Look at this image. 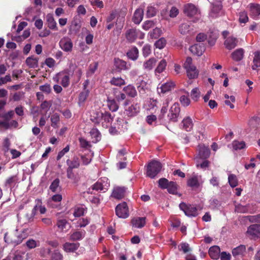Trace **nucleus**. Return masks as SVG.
<instances>
[{"mask_svg":"<svg viewBox=\"0 0 260 260\" xmlns=\"http://www.w3.org/2000/svg\"><path fill=\"white\" fill-rule=\"evenodd\" d=\"M162 167L159 161L152 160L147 166V176L151 178H154L160 172Z\"/></svg>","mask_w":260,"mask_h":260,"instance_id":"nucleus-3","label":"nucleus"},{"mask_svg":"<svg viewBox=\"0 0 260 260\" xmlns=\"http://www.w3.org/2000/svg\"><path fill=\"white\" fill-rule=\"evenodd\" d=\"M238 40L233 37L227 38L224 41V45L229 50H232L236 47L238 44Z\"/></svg>","mask_w":260,"mask_h":260,"instance_id":"nucleus-17","label":"nucleus"},{"mask_svg":"<svg viewBox=\"0 0 260 260\" xmlns=\"http://www.w3.org/2000/svg\"><path fill=\"white\" fill-rule=\"evenodd\" d=\"M187 184L190 187H198L199 186L198 180L197 176H193L188 179Z\"/></svg>","mask_w":260,"mask_h":260,"instance_id":"nucleus-49","label":"nucleus"},{"mask_svg":"<svg viewBox=\"0 0 260 260\" xmlns=\"http://www.w3.org/2000/svg\"><path fill=\"white\" fill-rule=\"evenodd\" d=\"M167 62L165 59H162L158 63L157 68L155 70V73H161L166 69Z\"/></svg>","mask_w":260,"mask_h":260,"instance_id":"nucleus-43","label":"nucleus"},{"mask_svg":"<svg viewBox=\"0 0 260 260\" xmlns=\"http://www.w3.org/2000/svg\"><path fill=\"white\" fill-rule=\"evenodd\" d=\"M180 111V110L178 104H174L171 107L168 114V117L170 120L173 122L177 121V118L179 115Z\"/></svg>","mask_w":260,"mask_h":260,"instance_id":"nucleus-6","label":"nucleus"},{"mask_svg":"<svg viewBox=\"0 0 260 260\" xmlns=\"http://www.w3.org/2000/svg\"><path fill=\"white\" fill-rule=\"evenodd\" d=\"M14 115V112L13 110L9 111L8 113L2 115V117L6 121H9Z\"/></svg>","mask_w":260,"mask_h":260,"instance_id":"nucleus-62","label":"nucleus"},{"mask_svg":"<svg viewBox=\"0 0 260 260\" xmlns=\"http://www.w3.org/2000/svg\"><path fill=\"white\" fill-rule=\"evenodd\" d=\"M63 256L62 254L57 250H55L52 254L51 260H62Z\"/></svg>","mask_w":260,"mask_h":260,"instance_id":"nucleus-60","label":"nucleus"},{"mask_svg":"<svg viewBox=\"0 0 260 260\" xmlns=\"http://www.w3.org/2000/svg\"><path fill=\"white\" fill-rule=\"evenodd\" d=\"M229 183L232 187H235L238 185V180L236 175L230 174L228 177Z\"/></svg>","mask_w":260,"mask_h":260,"instance_id":"nucleus-47","label":"nucleus"},{"mask_svg":"<svg viewBox=\"0 0 260 260\" xmlns=\"http://www.w3.org/2000/svg\"><path fill=\"white\" fill-rule=\"evenodd\" d=\"M157 11L152 6H148L147 8L146 15L148 17H152L156 14Z\"/></svg>","mask_w":260,"mask_h":260,"instance_id":"nucleus-51","label":"nucleus"},{"mask_svg":"<svg viewBox=\"0 0 260 260\" xmlns=\"http://www.w3.org/2000/svg\"><path fill=\"white\" fill-rule=\"evenodd\" d=\"M189 50L190 52L198 56H201L205 50V47L203 44H196L191 46Z\"/></svg>","mask_w":260,"mask_h":260,"instance_id":"nucleus-11","label":"nucleus"},{"mask_svg":"<svg viewBox=\"0 0 260 260\" xmlns=\"http://www.w3.org/2000/svg\"><path fill=\"white\" fill-rule=\"evenodd\" d=\"M96 115L97 118L96 122H99L101 119H103L104 121L108 123H110L113 121V118L112 117L111 114L108 112H105L104 113L97 112Z\"/></svg>","mask_w":260,"mask_h":260,"instance_id":"nucleus-14","label":"nucleus"},{"mask_svg":"<svg viewBox=\"0 0 260 260\" xmlns=\"http://www.w3.org/2000/svg\"><path fill=\"white\" fill-rule=\"evenodd\" d=\"M51 126L53 127L57 126V124L59 120V115L57 113H55L51 117Z\"/></svg>","mask_w":260,"mask_h":260,"instance_id":"nucleus-53","label":"nucleus"},{"mask_svg":"<svg viewBox=\"0 0 260 260\" xmlns=\"http://www.w3.org/2000/svg\"><path fill=\"white\" fill-rule=\"evenodd\" d=\"M248 20V17L247 13L245 11L241 12L239 15V21L240 23H245Z\"/></svg>","mask_w":260,"mask_h":260,"instance_id":"nucleus-57","label":"nucleus"},{"mask_svg":"<svg viewBox=\"0 0 260 260\" xmlns=\"http://www.w3.org/2000/svg\"><path fill=\"white\" fill-rule=\"evenodd\" d=\"M61 49L66 52H71L73 48V43L70 39H62L59 42Z\"/></svg>","mask_w":260,"mask_h":260,"instance_id":"nucleus-18","label":"nucleus"},{"mask_svg":"<svg viewBox=\"0 0 260 260\" xmlns=\"http://www.w3.org/2000/svg\"><path fill=\"white\" fill-rule=\"evenodd\" d=\"M139 31L135 28H131L126 30L125 36L129 43L134 42L138 37Z\"/></svg>","mask_w":260,"mask_h":260,"instance_id":"nucleus-10","label":"nucleus"},{"mask_svg":"<svg viewBox=\"0 0 260 260\" xmlns=\"http://www.w3.org/2000/svg\"><path fill=\"white\" fill-rule=\"evenodd\" d=\"M177 185L176 182L173 181H170L168 187H167V189L168 191L171 194H177L179 197L181 196V194L178 193L177 191Z\"/></svg>","mask_w":260,"mask_h":260,"instance_id":"nucleus-32","label":"nucleus"},{"mask_svg":"<svg viewBox=\"0 0 260 260\" xmlns=\"http://www.w3.org/2000/svg\"><path fill=\"white\" fill-rule=\"evenodd\" d=\"M184 14L188 17H194L192 21L197 22L201 18V13L198 8L192 4H187L184 7Z\"/></svg>","mask_w":260,"mask_h":260,"instance_id":"nucleus-1","label":"nucleus"},{"mask_svg":"<svg viewBox=\"0 0 260 260\" xmlns=\"http://www.w3.org/2000/svg\"><path fill=\"white\" fill-rule=\"evenodd\" d=\"M244 52L243 49H238L232 53V57L235 61H240L243 58Z\"/></svg>","mask_w":260,"mask_h":260,"instance_id":"nucleus-29","label":"nucleus"},{"mask_svg":"<svg viewBox=\"0 0 260 260\" xmlns=\"http://www.w3.org/2000/svg\"><path fill=\"white\" fill-rule=\"evenodd\" d=\"M221 9L222 6L221 4L213 5L209 14L210 16L213 18H215L221 16L223 14Z\"/></svg>","mask_w":260,"mask_h":260,"instance_id":"nucleus-13","label":"nucleus"},{"mask_svg":"<svg viewBox=\"0 0 260 260\" xmlns=\"http://www.w3.org/2000/svg\"><path fill=\"white\" fill-rule=\"evenodd\" d=\"M154 25V23L153 21H151V20L146 21L143 25V28L146 30H147L149 28L152 27Z\"/></svg>","mask_w":260,"mask_h":260,"instance_id":"nucleus-63","label":"nucleus"},{"mask_svg":"<svg viewBox=\"0 0 260 260\" xmlns=\"http://www.w3.org/2000/svg\"><path fill=\"white\" fill-rule=\"evenodd\" d=\"M47 21L48 23V26L52 29L57 30L56 23L53 18L51 15H48L46 17Z\"/></svg>","mask_w":260,"mask_h":260,"instance_id":"nucleus-37","label":"nucleus"},{"mask_svg":"<svg viewBox=\"0 0 260 260\" xmlns=\"http://www.w3.org/2000/svg\"><path fill=\"white\" fill-rule=\"evenodd\" d=\"M26 237V236L24 233L19 234L16 231L13 233H6L4 239L5 242L7 243L16 245L21 243L23 240L25 239Z\"/></svg>","mask_w":260,"mask_h":260,"instance_id":"nucleus-2","label":"nucleus"},{"mask_svg":"<svg viewBox=\"0 0 260 260\" xmlns=\"http://www.w3.org/2000/svg\"><path fill=\"white\" fill-rule=\"evenodd\" d=\"M26 63L30 68H36L38 67V58L29 57L26 59Z\"/></svg>","mask_w":260,"mask_h":260,"instance_id":"nucleus-36","label":"nucleus"},{"mask_svg":"<svg viewBox=\"0 0 260 260\" xmlns=\"http://www.w3.org/2000/svg\"><path fill=\"white\" fill-rule=\"evenodd\" d=\"M188 77L190 79L197 78L199 75V72L195 66H191L190 68L185 69Z\"/></svg>","mask_w":260,"mask_h":260,"instance_id":"nucleus-26","label":"nucleus"},{"mask_svg":"<svg viewBox=\"0 0 260 260\" xmlns=\"http://www.w3.org/2000/svg\"><path fill=\"white\" fill-rule=\"evenodd\" d=\"M79 243L66 242L63 244V248L67 252H73L79 248Z\"/></svg>","mask_w":260,"mask_h":260,"instance_id":"nucleus-20","label":"nucleus"},{"mask_svg":"<svg viewBox=\"0 0 260 260\" xmlns=\"http://www.w3.org/2000/svg\"><path fill=\"white\" fill-rule=\"evenodd\" d=\"M126 188L124 187H115L113 190L111 196L118 200H120L124 197Z\"/></svg>","mask_w":260,"mask_h":260,"instance_id":"nucleus-8","label":"nucleus"},{"mask_svg":"<svg viewBox=\"0 0 260 260\" xmlns=\"http://www.w3.org/2000/svg\"><path fill=\"white\" fill-rule=\"evenodd\" d=\"M79 140L80 146L82 148L87 149L91 147V145L89 144V142L86 141L85 139L83 138H80Z\"/></svg>","mask_w":260,"mask_h":260,"instance_id":"nucleus-58","label":"nucleus"},{"mask_svg":"<svg viewBox=\"0 0 260 260\" xmlns=\"http://www.w3.org/2000/svg\"><path fill=\"white\" fill-rule=\"evenodd\" d=\"M166 44V40L164 38H161L155 42V46L157 48L162 49L165 46Z\"/></svg>","mask_w":260,"mask_h":260,"instance_id":"nucleus-55","label":"nucleus"},{"mask_svg":"<svg viewBox=\"0 0 260 260\" xmlns=\"http://www.w3.org/2000/svg\"><path fill=\"white\" fill-rule=\"evenodd\" d=\"M85 234L84 230L75 231L70 235V240L73 241L81 240L85 237Z\"/></svg>","mask_w":260,"mask_h":260,"instance_id":"nucleus-22","label":"nucleus"},{"mask_svg":"<svg viewBox=\"0 0 260 260\" xmlns=\"http://www.w3.org/2000/svg\"><path fill=\"white\" fill-rule=\"evenodd\" d=\"M179 208L185 214L189 217H196L198 215L197 208L190 204L182 202L179 204Z\"/></svg>","mask_w":260,"mask_h":260,"instance_id":"nucleus-4","label":"nucleus"},{"mask_svg":"<svg viewBox=\"0 0 260 260\" xmlns=\"http://www.w3.org/2000/svg\"><path fill=\"white\" fill-rule=\"evenodd\" d=\"M114 65L116 70L118 71L121 70H127L130 69V65L127 64L126 62L118 58H115L114 60Z\"/></svg>","mask_w":260,"mask_h":260,"instance_id":"nucleus-9","label":"nucleus"},{"mask_svg":"<svg viewBox=\"0 0 260 260\" xmlns=\"http://www.w3.org/2000/svg\"><path fill=\"white\" fill-rule=\"evenodd\" d=\"M158 183L159 187L162 189H167L169 185L170 182L166 178H162L158 180Z\"/></svg>","mask_w":260,"mask_h":260,"instance_id":"nucleus-48","label":"nucleus"},{"mask_svg":"<svg viewBox=\"0 0 260 260\" xmlns=\"http://www.w3.org/2000/svg\"><path fill=\"white\" fill-rule=\"evenodd\" d=\"M116 215L120 218H126L128 216V209L126 202L118 204L115 209Z\"/></svg>","mask_w":260,"mask_h":260,"instance_id":"nucleus-5","label":"nucleus"},{"mask_svg":"<svg viewBox=\"0 0 260 260\" xmlns=\"http://www.w3.org/2000/svg\"><path fill=\"white\" fill-rule=\"evenodd\" d=\"M179 250H182L184 253H187L191 251V248L189 247V244L187 243H182L178 246Z\"/></svg>","mask_w":260,"mask_h":260,"instance_id":"nucleus-52","label":"nucleus"},{"mask_svg":"<svg viewBox=\"0 0 260 260\" xmlns=\"http://www.w3.org/2000/svg\"><path fill=\"white\" fill-rule=\"evenodd\" d=\"M89 90H83L82 92H81L79 96V100L80 102H84L87 99V96L89 95Z\"/></svg>","mask_w":260,"mask_h":260,"instance_id":"nucleus-54","label":"nucleus"},{"mask_svg":"<svg viewBox=\"0 0 260 260\" xmlns=\"http://www.w3.org/2000/svg\"><path fill=\"white\" fill-rule=\"evenodd\" d=\"M144 15L143 9L142 8L137 9L134 14L133 21L137 24H139L142 20Z\"/></svg>","mask_w":260,"mask_h":260,"instance_id":"nucleus-21","label":"nucleus"},{"mask_svg":"<svg viewBox=\"0 0 260 260\" xmlns=\"http://www.w3.org/2000/svg\"><path fill=\"white\" fill-rule=\"evenodd\" d=\"M198 151L199 156L202 159H207L210 154V149L204 145L200 144L198 145Z\"/></svg>","mask_w":260,"mask_h":260,"instance_id":"nucleus-12","label":"nucleus"},{"mask_svg":"<svg viewBox=\"0 0 260 260\" xmlns=\"http://www.w3.org/2000/svg\"><path fill=\"white\" fill-rule=\"evenodd\" d=\"M220 251V248L218 246H213L209 248L208 253L211 258L217 259L219 257Z\"/></svg>","mask_w":260,"mask_h":260,"instance_id":"nucleus-25","label":"nucleus"},{"mask_svg":"<svg viewBox=\"0 0 260 260\" xmlns=\"http://www.w3.org/2000/svg\"><path fill=\"white\" fill-rule=\"evenodd\" d=\"M131 223L133 226L136 228L141 229L146 224V217H137L133 218Z\"/></svg>","mask_w":260,"mask_h":260,"instance_id":"nucleus-15","label":"nucleus"},{"mask_svg":"<svg viewBox=\"0 0 260 260\" xmlns=\"http://www.w3.org/2000/svg\"><path fill=\"white\" fill-rule=\"evenodd\" d=\"M183 128L187 132H190L193 127V123L191 119L189 117L184 118L182 122Z\"/></svg>","mask_w":260,"mask_h":260,"instance_id":"nucleus-28","label":"nucleus"},{"mask_svg":"<svg viewBox=\"0 0 260 260\" xmlns=\"http://www.w3.org/2000/svg\"><path fill=\"white\" fill-rule=\"evenodd\" d=\"M59 179L58 178L55 179L51 184L49 188L52 192H57L59 190Z\"/></svg>","mask_w":260,"mask_h":260,"instance_id":"nucleus-45","label":"nucleus"},{"mask_svg":"<svg viewBox=\"0 0 260 260\" xmlns=\"http://www.w3.org/2000/svg\"><path fill=\"white\" fill-rule=\"evenodd\" d=\"M191 29V26L188 23H183L180 25L179 28V32L182 35H186Z\"/></svg>","mask_w":260,"mask_h":260,"instance_id":"nucleus-34","label":"nucleus"},{"mask_svg":"<svg viewBox=\"0 0 260 260\" xmlns=\"http://www.w3.org/2000/svg\"><path fill=\"white\" fill-rule=\"evenodd\" d=\"M247 234L251 238H258L260 236V224H254L250 225L247 229Z\"/></svg>","mask_w":260,"mask_h":260,"instance_id":"nucleus-7","label":"nucleus"},{"mask_svg":"<svg viewBox=\"0 0 260 260\" xmlns=\"http://www.w3.org/2000/svg\"><path fill=\"white\" fill-rule=\"evenodd\" d=\"M110 83L113 85L120 86L125 84L124 79L121 77H113L110 81Z\"/></svg>","mask_w":260,"mask_h":260,"instance_id":"nucleus-42","label":"nucleus"},{"mask_svg":"<svg viewBox=\"0 0 260 260\" xmlns=\"http://www.w3.org/2000/svg\"><path fill=\"white\" fill-rule=\"evenodd\" d=\"M253 65L252 66V69L255 70L257 68L260 67V51H257L254 53L253 59Z\"/></svg>","mask_w":260,"mask_h":260,"instance_id":"nucleus-31","label":"nucleus"},{"mask_svg":"<svg viewBox=\"0 0 260 260\" xmlns=\"http://www.w3.org/2000/svg\"><path fill=\"white\" fill-rule=\"evenodd\" d=\"M139 110L140 107L137 104L135 105H132L128 108L127 110V114L129 116H134L139 112Z\"/></svg>","mask_w":260,"mask_h":260,"instance_id":"nucleus-33","label":"nucleus"},{"mask_svg":"<svg viewBox=\"0 0 260 260\" xmlns=\"http://www.w3.org/2000/svg\"><path fill=\"white\" fill-rule=\"evenodd\" d=\"M180 102L181 103V104L184 107L188 106L190 103V99L185 95H182L180 97Z\"/></svg>","mask_w":260,"mask_h":260,"instance_id":"nucleus-59","label":"nucleus"},{"mask_svg":"<svg viewBox=\"0 0 260 260\" xmlns=\"http://www.w3.org/2000/svg\"><path fill=\"white\" fill-rule=\"evenodd\" d=\"M157 60L154 57H151L143 63V68L147 71L151 70L155 65Z\"/></svg>","mask_w":260,"mask_h":260,"instance_id":"nucleus-24","label":"nucleus"},{"mask_svg":"<svg viewBox=\"0 0 260 260\" xmlns=\"http://www.w3.org/2000/svg\"><path fill=\"white\" fill-rule=\"evenodd\" d=\"M250 9V15L253 17H257L260 16V5L250 4L249 5Z\"/></svg>","mask_w":260,"mask_h":260,"instance_id":"nucleus-19","label":"nucleus"},{"mask_svg":"<svg viewBox=\"0 0 260 260\" xmlns=\"http://www.w3.org/2000/svg\"><path fill=\"white\" fill-rule=\"evenodd\" d=\"M123 90L127 95L132 98H135L137 95V92L135 87L131 85H128L124 87Z\"/></svg>","mask_w":260,"mask_h":260,"instance_id":"nucleus-27","label":"nucleus"},{"mask_svg":"<svg viewBox=\"0 0 260 260\" xmlns=\"http://www.w3.org/2000/svg\"><path fill=\"white\" fill-rule=\"evenodd\" d=\"M151 52V46L149 45L146 44L143 47L142 49V53L143 55L146 57H147Z\"/></svg>","mask_w":260,"mask_h":260,"instance_id":"nucleus-56","label":"nucleus"},{"mask_svg":"<svg viewBox=\"0 0 260 260\" xmlns=\"http://www.w3.org/2000/svg\"><path fill=\"white\" fill-rule=\"evenodd\" d=\"M260 118L257 116L252 117L248 122L251 127L257 128L259 125Z\"/></svg>","mask_w":260,"mask_h":260,"instance_id":"nucleus-38","label":"nucleus"},{"mask_svg":"<svg viewBox=\"0 0 260 260\" xmlns=\"http://www.w3.org/2000/svg\"><path fill=\"white\" fill-rule=\"evenodd\" d=\"M234 149L235 150H241L245 148V143L244 141L235 140L232 143Z\"/></svg>","mask_w":260,"mask_h":260,"instance_id":"nucleus-44","label":"nucleus"},{"mask_svg":"<svg viewBox=\"0 0 260 260\" xmlns=\"http://www.w3.org/2000/svg\"><path fill=\"white\" fill-rule=\"evenodd\" d=\"M68 223V221L66 219H59L57 220V227L61 229V230H63L64 229L66 228V226L67 224Z\"/></svg>","mask_w":260,"mask_h":260,"instance_id":"nucleus-61","label":"nucleus"},{"mask_svg":"<svg viewBox=\"0 0 260 260\" xmlns=\"http://www.w3.org/2000/svg\"><path fill=\"white\" fill-rule=\"evenodd\" d=\"M126 54L128 58L136 60L139 56V50L137 47H134L127 52Z\"/></svg>","mask_w":260,"mask_h":260,"instance_id":"nucleus-30","label":"nucleus"},{"mask_svg":"<svg viewBox=\"0 0 260 260\" xmlns=\"http://www.w3.org/2000/svg\"><path fill=\"white\" fill-rule=\"evenodd\" d=\"M90 135L92 138H95L96 142L99 141L100 139V134L97 129H92L90 131Z\"/></svg>","mask_w":260,"mask_h":260,"instance_id":"nucleus-64","label":"nucleus"},{"mask_svg":"<svg viewBox=\"0 0 260 260\" xmlns=\"http://www.w3.org/2000/svg\"><path fill=\"white\" fill-rule=\"evenodd\" d=\"M38 202L37 204L34 207V208L29 212H27L25 215L26 222H31L33 220L34 217L36 215V211L38 210V206L40 203H41V200L38 199L36 200Z\"/></svg>","mask_w":260,"mask_h":260,"instance_id":"nucleus-16","label":"nucleus"},{"mask_svg":"<svg viewBox=\"0 0 260 260\" xmlns=\"http://www.w3.org/2000/svg\"><path fill=\"white\" fill-rule=\"evenodd\" d=\"M246 251V247L245 245H240V246L235 248L232 250L233 255L236 257L239 256L244 255Z\"/></svg>","mask_w":260,"mask_h":260,"instance_id":"nucleus-23","label":"nucleus"},{"mask_svg":"<svg viewBox=\"0 0 260 260\" xmlns=\"http://www.w3.org/2000/svg\"><path fill=\"white\" fill-rule=\"evenodd\" d=\"M107 105L110 110L112 112L116 111L119 108V106L116 103L114 99H107Z\"/></svg>","mask_w":260,"mask_h":260,"instance_id":"nucleus-35","label":"nucleus"},{"mask_svg":"<svg viewBox=\"0 0 260 260\" xmlns=\"http://www.w3.org/2000/svg\"><path fill=\"white\" fill-rule=\"evenodd\" d=\"M200 93L199 88L196 87L192 89L191 91L190 96L193 101L197 102L200 96Z\"/></svg>","mask_w":260,"mask_h":260,"instance_id":"nucleus-46","label":"nucleus"},{"mask_svg":"<svg viewBox=\"0 0 260 260\" xmlns=\"http://www.w3.org/2000/svg\"><path fill=\"white\" fill-rule=\"evenodd\" d=\"M91 188L92 190H95L96 191L104 190V192H105V190H107V188H106L103 185V184L101 183V182L99 181H98L96 183L94 184L91 186Z\"/></svg>","mask_w":260,"mask_h":260,"instance_id":"nucleus-50","label":"nucleus"},{"mask_svg":"<svg viewBox=\"0 0 260 260\" xmlns=\"http://www.w3.org/2000/svg\"><path fill=\"white\" fill-rule=\"evenodd\" d=\"M67 164L69 166V167L73 169L78 168L80 166L79 158L77 157H74L73 159V160L68 159L67 160Z\"/></svg>","mask_w":260,"mask_h":260,"instance_id":"nucleus-41","label":"nucleus"},{"mask_svg":"<svg viewBox=\"0 0 260 260\" xmlns=\"http://www.w3.org/2000/svg\"><path fill=\"white\" fill-rule=\"evenodd\" d=\"M161 34V30L158 27H156L152 31L149 32V36L152 39H156L160 36Z\"/></svg>","mask_w":260,"mask_h":260,"instance_id":"nucleus-39","label":"nucleus"},{"mask_svg":"<svg viewBox=\"0 0 260 260\" xmlns=\"http://www.w3.org/2000/svg\"><path fill=\"white\" fill-rule=\"evenodd\" d=\"M174 84L172 82H167L161 85L160 87L161 92L166 93L174 87Z\"/></svg>","mask_w":260,"mask_h":260,"instance_id":"nucleus-40","label":"nucleus"}]
</instances>
